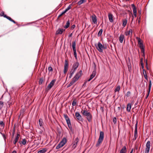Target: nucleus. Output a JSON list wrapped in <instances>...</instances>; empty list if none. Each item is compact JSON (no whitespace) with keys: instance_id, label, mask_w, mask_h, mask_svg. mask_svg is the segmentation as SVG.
<instances>
[{"instance_id":"1","label":"nucleus","mask_w":153,"mask_h":153,"mask_svg":"<svg viewBox=\"0 0 153 153\" xmlns=\"http://www.w3.org/2000/svg\"><path fill=\"white\" fill-rule=\"evenodd\" d=\"M81 112L83 116L86 117V118L88 122L91 121L92 120V115L90 112H88L87 110H84L83 111L82 110Z\"/></svg>"},{"instance_id":"2","label":"nucleus","mask_w":153,"mask_h":153,"mask_svg":"<svg viewBox=\"0 0 153 153\" xmlns=\"http://www.w3.org/2000/svg\"><path fill=\"white\" fill-rule=\"evenodd\" d=\"M104 137V134L103 131H100V135L98 141L96 144V146L97 147L99 146L100 144L102 142Z\"/></svg>"},{"instance_id":"3","label":"nucleus","mask_w":153,"mask_h":153,"mask_svg":"<svg viewBox=\"0 0 153 153\" xmlns=\"http://www.w3.org/2000/svg\"><path fill=\"white\" fill-rule=\"evenodd\" d=\"M67 141L66 138H63L62 140L60 143L56 146V149H59L60 148L62 147L65 144Z\"/></svg>"},{"instance_id":"4","label":"nucleus","mask_w":153,"mask_h":153,"mask_svg":"<svg viewBox=\"0 0 153 153\" xmlns=\"http://www.w3.org/2000/svg\"><path fill=\"white\" fill-rule=\"evenodd\" d=\"M96 48L98 51L100 52H102L103 49L105 48L104 45L99 42H98L97 45H95Z\"/></svg>"},{"instance_id":"5","label":"nucleus","mask_w":153,"mask_h":153,"mask_svg":"<svg viewBox=\"0 0 153 153\" xmlns=\"http://www.w3.org/2000/svg\"><path fill=\"white\" fill-rule=\"evenodd\" d=\"M82 71L80 70L75 75L74 77L73 78L75 81H76L82 75Z\"/></svg>"},{"instance_id":"6","label":"nucleus","mask_w":153,"mask_h":153,"mask_svg":"<svg viewBox=\"0 0 153 153\" xmlns=\"http://www.w3.org/2000/svg\"><path fill=\"white\" fill-rule=\"evenodd\" d=\"M55 81L56 80L55 79H53L52 80L46 88V90L48 91L49 90H50L54 85Z\"/></svg>"},{"instance_id":"7","label":"nucleus","mask_w":153,"mask_h":153,"mask_svg":"<svg viewBox=\"0 0 153 153\" xmlns=\"http://www.w3.org/2000/svg\"><path fill=\"white\" fill-rule=\"evenodd\" d=\"M68 67V64L67 60H65V65L64 67V73L65 74L67 72Z\"/></svg>"},{"instance_id":"8","label":"nucleus","mask_w":153,"mask_h":153,"mask_svg":"<svg viewBox=\"0 0 153 153\" xmlns=\"http://www.w3.org/2000/svg\"><path fill=\"white\" fill-rule=\"evenodd\" d=\"M146 148L145 149V153H149L150 148V142L148 141L146 145Z\"/></svg>"},{"instance_id":"9","label":"nucleus","mask_w":153,"mask_h":153,"mask_svg":"<svg viewBox=\"0 0 153 153\" xmlns=\"http://www.w3.org/2000/svg\"><path fill=\"white\" fill-rule=\"evenodd\" d=\"M75 115L77 120L79 121H82L83 119L82 118V117L81 116L79 112H76L75 113Z\"/></svg>"},{"instance_id":"10","label":"nucleus","mask_w":153,"mask_h":153,"mask_svg":"<svg viewBox=\"0 0 153 153\" xmlns=\"http://www.w3.org/2000/svg\"><path fill=\"white\" fill-rule=\"evenodd\" d=\"M79 63L78 62H76L74 63L73 65L71 70H73L75 72L76 69L78 67Z\"/></svg>"},{"instance_id":"11","label":"nucleus","mask_w":153,"mask_h":153,"mask_svg":"<svg viewBox=\"0 0 153 153\" xmlns=\"http://www.w3.org/2000/svg\"><path fill=\"white\" fill-rule=\"evenodd\" d=\"M92 21V23L94 24H96L97 23V18L96 16L94 14L91 16Z\"/></svg>"},{"instance_id":"12","label":"nucleus","mask_w":153,"mask_h":153,"mask_svg":"<svg viewBox=\"0 0 153 153\" xmlns=\"http://www.w3.org/2000/svg\"><path fill=\"white\" fill-rule=\"evenodd\" d=\"M79 141V139L78 137L76 138L73 143L72 148H73V149H75Z\"/></svg>"},{"instance_id":"13","label":"nucleus","mask_w":153,"mask_h":153,"mask_svg":"<svg viewBox=\"0 0 153 153\" xmlns=\"http://www.w3.org/2000/svg\"><path fill=\"white\" fill-rule=\"evenodd\" d=\"M131 6L133 8L134 15L135 16V17H136L137 16V11L135 6L134 4H132Z\"/></svg>"},{"instance_id":"14","label":"nucleus","mask_w":153,"mask_h":153,"mask_svg":"<svg viewBox=\"0 0 153 153\" xmlns=\"http://www.w3.org/2000/svg\"><path fill=\"white\" fill-rule=\"evenodd\" d=\"M123 40L125 42L124 36L123 34H121L119 37V41L120 43H122L123 42Z\"/></svg>"},{"instance_id":"15","label":"nucleus","mask_w":153,"mask_h":153,"mask_svg":"<svg viewBox=\"0 0 153 153\" xmlns=\"http://www.w3.org/2000/svg\"><path fill=\"white\" fill-rule=\"evenodd\" d=\"M20 136V134H17L16 136L15 137L14 141H13V143L14 144H16V143L18 142V140Z\"/></svg>"},{"instance_id":"16","label":"nucleus","mask_w":153,"mask_h":153,"mask_svg":"<svg viewBox=\"0 0 153 153\" xmlns=\"http://www.w3.org/2000/svg\"><path fill=\"white\" fill-rule=\"evenodd\" d=\"M132 30L130 29L129 30L125 32V35L126 36H129L130 35H132Z\"/></svg>"},{"instance_id":"17","label":"nucleus","mask_w":153,"mask_h":153,"mask_svg":"<svg viewBox=\"0 0 153 153\" xmlns=\"http://www.w3.org/2000/svg\"><path fill=\"white\" fill-rule=\"evenodd\" d=\"M108 19L110 22H113V15L111 13H109L108 14Z\"/></svg>"},{"instance_id":"18","label":"nucleus","mask_w":153,"mask_h":153,"mask_svg":"<svg viewBox=\"0 0 153 153\" xmlns=\"http://www.w3.org/2000/svg\"><path fill=\"white\" fill-rule=\"evenodd\" d=\"M65 30L63 29H59L56 31V34H62Z\"/></svg>"},{"instance_id":"19","label":"nucleus","mask_w":153,"mask_h":153,"mask_svg":"<svg viewBox=\"0 0 153 153\" xmlns=\"http://www.w3.org/2000/svg\"><path fill=\"white\" fill-rule=\"evenodd\" d=\"M137 123L135 125V130L134 132V137H137Z\"/></svg>"},{"instance_id":"20","label":"nucleus","mask_w":153,"mask_h":153,"mask_svg":"<svg viewBox=\"0 0 153 153\" xmlns=\"http://www.w3.org/2000/svg\"><path fill=\"white\" fill-rule=\"evenodd\" d=\"M127 151L126 147L125 146L123 147L120 150L119 153H126Z\"/></svg>"},{"instance_id":"21","label":"nucleus","mask_w":153,"mask_h":153,"mask_svg":"<svg viewBox=\"0 0 153 153\" xmlns=\"http://www.w3.org/2000/svg\"><path fill=\"white\" fill-rule=\"evenodd\" d=\"M39 123L40 128H43V124H44L42 120L40 118L39 120Z\"/></svg>"},{"instance_id":"22","label":"nucleus","mask_w":153,"mask_h":153,"mask_svg":"<svg viewBox=\"0 0 153 153\" xmlns=\"http://www.w3.org/2000/svg\"><path fill=\"white\" fill-rule=\"evenodd\" d=\"M5 18H6L10 21L13 22L14 24H16V23L14 20L12 19L10 17L7 16H5Z\"/></svg>"},{"instance_id":"23","label":"nucleus","mask_w":153,"mask_h":153,"mask_svg":"<svg viewBox=\"0 0 153 153\" xmlns=\"http://www.w3.org/2000/svg\"><path fill=\"white\" fill-rule=\"evenodd\" d=\"M131 108V104L130 103H128L127 104V111L129 112L130 111Z\"/></svg>"},{"instance_id":"24","label":"nucleus","mask_w":153,"mask_h":153,"mask_svg":"<svg viewBox=\"0 0 153 153\" xmlns=\"http://www.w3.org/2000/svg\"><path fill=\"white\" fill-rule=\"evenodd\" d=\"M64 116L66 120L67 123H68V122H69L70 121V120L69 118L68 117V116H67V114H64Z\"/></svg>"},{"instance_id":"25","label":"nucleus","mask_w":153,"mask_h":153,"mask_svg":"<svg viewBox=\"0 0 153 153\" xmlns=\"http://www.w3.org/2000/svg\"><path fill=\"white\" fill-rule=\"evenodd\" d=\"M127 22V19H124L123 20V27H124L126 26V24Z\"/></svg>"},{"instance_id":"26","label":"nucleus","mask_w":153,"mask_h":153,"mask_svg":"<svg viewBox=\"0 0 153 153\" xmlns=\"http://www.w3.org/2000/svg\"><path fill=\"white\" fill-rule=\"evenodd\" d=\"M76 81H75L73 79H72V81L70 82V83L67 85V87L68 88L69 87L72 85H73Z\"/></svg>"},{"instance_id":"27","label":"nucleus","mask_w":153,"mask_h":153,"mask_svg":"<svg viewBox=\"0 0 153 153\" xmlns=\"http://www.w3.org/2000/svg\"><path fill=\"white\" fill-rule=\"evenodd\" d=\"M136 39L137 40L138 44L140 45V44H142L143 43L142 42V40L140 38L138 37H136Z\"/></svg>"},{"instance_id":"28","label":"nucleus","mask_w":153,"mask_h":153,"mask_svg":"<svg viewBox=\"0 0 153 153\" xmlns=\"http://www.w3.org/2000/svg\"><path fill=\"white\" fill-rule=\"evenodd\" d=\"M96 74V72L95 71H93L92 74L90 76L91 78L93 79L95 76Z\"/></svg>"},{"instance_id":"29","label":"nucleus","mask_w":153,"mask_h":153,"mask_svg":"<svg viewBox=\"0 0 153 153\" xmlns=\"http://www.w3.org/2000/svg\"><path fill=\"white\" fill-rule=\"evenodd\" d=\"M47 151V150L45 149H43L42 150H40L39 151L38 153H45Z\"/></svg>"},{"instance_id":"30","label":"nucleus","mask_w":153,"mask_h":153,"mask_svg":"<svg viewBox=\"0 0 153 153\" xmlns=\"http://www.w3.org/2000/svg\"><path fill=\"white\" fill-rule=\"evenodd\" d=\"M70 21L68 20L66 22V25L64 26V27L65 28H68L70 25Z\"/></svg>"},{"instance_id":"31","label":"nucleus","mask_w":153,"mask_h":153,"mask_svg":"<svg viewBox=\"0 0 153 153\" xmlns=\"http://www.w3.org/2000/svg\"><path fill=\"white\" fill-rule=\"evenodd\" d=\"M75 71H73V70H71L70 74H69V78L70 79L71 78L72 75L74 74Z\"/></svg>"},{"instance_id":"32","label":"nucleus","mask_w":153,"mask_h":153,"mask_svg":"<svg viewBox=\"0 0 153 153\" xmlns=\"http://www.w3.org/2000/svg\"><path fill=\"white\" fill-rule=\"evenodd\" d=\"M151 86H152L151 81V80H150L149 81V93H150V92L151 88Z\"/></svg>"},{"instance_id":"33","label":"nucleus","mask_w":153,"mask_h":153,"mask_svg":"<svg viewBox=\"0 0 153 153\" xmlns=\"http://www.w3.org/2000/svg\"><path fill=\"white\" fill-rule=\"evenodd\" d=\"M72 4H71L65 9V11L66 12L71 8Z\"/></svg>"},{"instance_id":"34","label":"nucleus","mask_w":153,"mask_h":153,"mask_svg":"<svg viewBox=\"0 0 153 153\" xmlns=\"http://www.w3.org/2000/svg\"><path fill=\"white\" fill-rule=\"evenodd\" d=\"M85 1L86 0H80L78 2V5H80Z\"/></svg>"},{"instance_id":"35","label":"nucleus","mask_w":153,"mask_h":153,"mask_svg":"<svg viewBox=\"0 0 153 153\" xmlns=\"http://www.w3.org/2000/svg\"><path fill=\"white\" fill-rule=\"evenodd\" d=\"M120 89V86H117L114 90V91L115 92L116 91H119Z\"/></svg>"},{"instance_id":"36","label":"nucleus","mask_w":153,"mask_h":153,"mask_svg":"<svg viewBox=\"0 0 153 153\" xmlns=\"http://www.w3.org/2000/svg\"><path fill=\"white\" fill-rule=\"evenodd\" d=\"M103 30L102 29H100L98 33V36H101L102 32Z\"/></svg>"},{"instance_id":"37","label":"nucleus","mask_w":153,"mask_h":153,"mask_svg":"<svg viewBox=\"0 0 153 153\" xmlns=\"http://www.w3.org/2000/svg\"><path fill=\"white\" fill-rule=\"evenodd\" d=\"M26 141L25 139H23L22 141L21 142V143L24 145L26 144Z\"/></svg>"},{"instance_id":"38","label":"nucleus","mask_w":153,"mask_h":153,"mask_svg":"<svg viewBox=\"0 0 153 153\" xmlns=\"http://www.w3.org/2000/svg\"><path fill=\"white\" fill-rule=\"evenodd\" d=\"M4 104L2 102L0 101V110L2 109L3 106Z\"/></svg>"},{"instance_id":"39","label":"nucleus","mask_w":153,"mask_h":153,"mask_svg":"<svg viewBox=\"0 0 153 153\" xmlns=\"http://www.w3.org/2000/svg\"><path fill=\"white\" fill-rule=\"evenodd\" d=\"M74 57L75 58V59L76 60H77V54L76 53V51H74Z\"/></svg>"},{"instance_id":"40","label":"nucleus","mask_w":153,"mask_h":153,"mask_svg":"<svg viewBox=\"0 0 153 153\" xmlns=\"http://www.w3.org/2000/svg\"><path fill=\"white\" fill-rule=\"evenodd\" d=\"M67 124L68 125V127L70 129H71L72 128L71 125V121L67 123Z\"/></svg>"},{"instance_id":"41","label":"nucleus","mask_w":153,"mask_h":153,"mask_svg":"<svg viewBox=\"0 0 153 153\" xmlns=\"http://www.w3.org/2000/svg\"><path fill=\"white\" fill-rule=\"evenodd\" d=\"M77 102L75 100H74L72 102V105L73 106H75Z\"/></svg>"},{"instance_id":"42","label":"nucleus","mask_w":153,"mask_h":153,"mask_svg":"<svg viewBox=\"0 0 153 153\" xmlns=\"http://www.w3.org/2000/svg\"><path fill=\"white\" fill-rule=\"evenodd\" d=\"M0 125L1 127L2 128H4V124L3 121H1L0 122Z\"/></svg>"},{"instance_id":"43","label":"nucleus","mask_w":153,"mask_h":153,"mask_svg":"<svg viewBox=\"0 0 153 153\" xmlns=\"http://www.w3.org/2000/svg\"><path fill=\"white\" fill-rule=\"evenodd\" d=\"M76 46V43L75 41H73L72 42V44L71 45V46L73 48V47H75Z\"/></svg>"},{"instance_id":"44","label":"nucleus","mask_w":153,"mask_h":153,"mask_svg":"<svg viewBox=\"0 0 153 153\" xmlns=\"http://www.w3.org/2000/svg\"><path fill=\"white\" fill-rule=\"evenodd\" d=\"M0 15L1 16H3L4 17H5V16H7L6 15H4V12L3 11H2Z\"/></svg>"},{"instance_id":"45","label":"nucleus","mask_w":153,"mask_h":153,"mask_svg":"<svg viewBox=\"0 0 153 153\" xmlns=\"http://www.w3.org/2000/svg\"><path fill=\"white\" fill-rule=\"evenodd\" d=\"M113 122L115 124L117 122V118L116 117H114L113 119Z\"/></svg>"},{"instance_id":"46","label":"nucleus","mask_w":153,"mask_h":153,"mask_svg":"<svg viewBox=\"0 0 153 153\" xmlns=\"http://www.w3.org/2000/svg\"><path fill=\"white\" fill-rule=\"evenodd\" d=\"M66 13V12L65 10H64L61 13L60 15H59L58 17H60V16H61L63 15L65 13Z\"/></svg>"},{"instance_id":"47","label":"nucleus","mask_w":153,"mask_h":153,"mask_svg":"<svg viewBox=\"0 0 153 153\" xmlns=\"http://www.w3.org/2000/svg\"><path fill=\"white\" fill-rule=\"evenodd\" d=\"M141 49V52L143 53V56L144 55V48H141V49Z\"/></svg>"},{"instance_id":"48","label":"nucleus","mask_w":153,"mask_h":153,"mask_svg":"<svg viewBox=\"0 0 153 153\" xmlns=\"http://www.w3.org/2000/svg\"><path fill=\"white\" fill-rule=\"evenodd\" d=\"M48 70L49 71H53V68L51 67H49L48 68Z\"/></svg>"},{"instance_id":"49","label":"nucleus","mask_w":153,"mask_h":153,"mask_svg":"<svg viewBox=\"0 0 153 153\" xmlns=\"http://www.w3.org/2000/svg\"><path fill=\"white\" fill-rule=\"evenodd\" d=\"M130 94H131L130 92L129 91L127 92V93L126 94V96L127 97H129L130 95Z\"/></svg>"},{"instance_id":"50","label":"nucleus","mask_w":153,"mask_h":153,"mask_svg":"<svg viewBox=\"0 0 153 153\" xmlns=\"http://www.w3.org/2000/svg\"><path fill=\"white\" fill-rule=\"evenodd\" d=\"M139 47L140 48V49L144 48L143 44H140V45H139Z\"/></svg>"},{"instance_id":"51","label":"nucleus","mask_w":153,"mask_h":153,"mask_svg":"<svg viewBox=\"0 0 153 153\" xmlns=\"http://www.w3.org/2000/svg\"><path fill=\"white\" fill-rule=\"evenodd\" d=\"M0 133L2 135V136L4 139V140H5V139H6V137H5V135L4 134H2L1 132H0Z\"/></svg>"},{"instance_id":"52","label":"nucleus","mask_w":153,"mask_h":153,"mask_svg":"<svg viewBox=\"0 0 153 153\" xmlns=\"http://www.w3.org/2000/svg\"><path fill=\"white\" fill-rule=\"evenodd\" d=\"M43 79H41L39 81V83L40 84H42L43 82Z\"/></svg>"},{"instance_id":"53","label":"nucleus","mask_w":153,"mask_h":153,"mask_svg":"<svg viewBox=\"0 0 153 153\" xmlns=\"http://www.w3.org/2000/svg\"><path fill=\"white\" fill-rule=\"evenodd\" d=\"M143 73L144 75V74H146V71L145 69L143 70Z\"/></svg>"},{"instance_id":"54","label":"nucleus","mask_w":153,"mask_h":153,"mask_svg":"<svg viewBox=\"0 0 153 153\" xmlns=\"http://www.w3.org/2000/svg\"><path fill=\"white\" fill-rule=\"evenodd\" d=\"M144 78H145V79H146L147 80L148 79L147 76L146 74H145V75L144 74Z\"/></svg>"},{"instance_id":"55","label":"nucleus","mask_w":153,"mask_h":153,"mask_svg":"<svg viewBox=\"0 0 153 153\" xmlns=\"http://www.w3.org/2000/svg\"><path fill=\"white\" fill-rule=\"evenodd\" d=\"M72 48H73V51H76V47H73Z\"/></svg>"},{"instance_id":"56","label":"nucleus","mask_w":153,"mask_h":153,"mask_svg":"<svg viewBox=\"0 0 153 153\" xmlns=\"http://www.w3.org/2000/svg\"><path fill=\"white\" fill-rule=\"evenodd\" d=\"M75 27V25H73L72 26V28H74Z\"/></svg>"},{"instance_id":"57","label":"nucleus","mask_w":153,"mask_h":153,"mask_svg":"<svg viewBox=\"0 0 153 153\" xmlns=\"http://www.w3.org/2000/svg\"><path fill=\"white\" fill-rule=\"evenodd\" d=\"M150 93H149V91H148V94H147V95L146 96V98H147V97H148L149 95V94Z\"/></svg>"},{"instance_id":"58","label":"nucleus","mask_w":153,"mask_h":153,"mask_svg":"<svg viewBox=\"0 0 153 153\" xmlns=\"http://www.w3.org/2000/svg\"><path fill=\"white\" fill-rule=\"evenodd\" d=\"M92 79L91 78V77H90V78L88 79V81L89 82L90 81L91 79Z\"/></svg>"},{"instance_id":"59","label":"nucleus","mask_w":153,"mask_h":153,"mask_svg":"<svg viewBox=\"0 0 153 153\" xmlns=\"http://www.w3.org/2000/svg\"><path fill=\"white\" fill-rule=\"evenodd\" d=\"M137 137H134V138H133V140H135L137 138Z\"/></svg>"},{"instance_id":"60","label":"nucleus","mask_w":153,"mask_h":153,"mask_svg":"<svg viewBox=\"0 0 153 153\" xmlns=\"http://www.w3.org/2000/svg\"><path fill=\"white\" fill-rule=\"evenodd\" d=\"M12 153H16V151H13Z\"/></svg>"},{"instance_id":"61","label":"nucleus","mask_w":153,"mask_h":153,"mask_svg":"<svg viewBox=\"0 0 153 153\" xmlns=\"http://www.w3.org/2000/svg\"><path fill=\"white\" fill-rule=\"evenodd\" d=\"M133 149H132L131 150V152H130V153H133Z\"/></svg>"},{"instance_id":"62","label":"nucleus","mask_w":153,"mask_h":153,"mask_svg":"<svg viewBox=\"0 0 153 153\" xmlns=\"http://www.w3.org/2000/svg\"><path fill=\"white\" fill-rule=\"evenodd\" d=\"M72 33H71L70 34L69 36V37H71V36H72Z\"/></svg>"},{"instance_id":"63","label":"nucleus","mask_w":153,"mask_h":153,"mask_svg":"<svg viewBox=\"0 0 153 153\" xmlns=\"http://www.w3.org/2000/svg\"><path fill=\"white\" fill-rule=\"evenodd\" d=\"M141 65L142 66V68H143V63H141Z\"/></svg>"},{"instance_id":"64","label":"nucleus","mask_w":153,"mask_h":153,"mask_svg":"<svg viewBox=\"0 0 153 153\" xmlns=\"http://www.w3.org/2000/svg\"><path fill=\"white\" fill-rule=\"evenodd\" d=\"M140 20H138V23H140Z\"/></svg>"}]
</instances>
